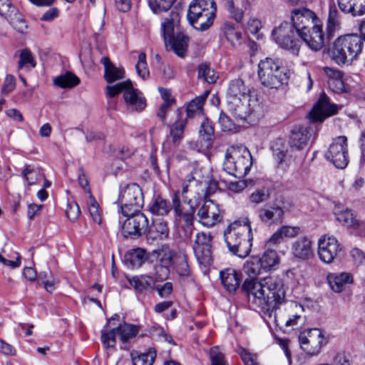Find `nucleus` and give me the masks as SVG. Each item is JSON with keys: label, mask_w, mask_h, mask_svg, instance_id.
<instances>
[{"label": "nucleus", "mask_w": 365, "mask_h": 365, "mask_svg": "<svg viewBox=\"0 0 365 365\" xmlns=\"http://www.w3.org/2000/svg\"><path fill=\"white\" fill-rule=\"evenodd\" d=\"M292 26L297 35L314 51L320 50L325 43L322 22L317 14L305 7L292 11Z\"/></svg>", "instance_id": "obj_2"}, {"label": "nucleus", "mask_w": 365, "mask_h": 365, "mask_svg": "<svg viewBox=\"0 0 365 365\" xmlns=\"http://www.w3.org/2000/svg\"><path fill=\"white\" fill-rule=\"evenodd\" d=\"M219 123L223 131H231L235 126L230 118L223 112H221L219 117Z\"/></svg>", "instance_id": "obj_58"}, {"label": "nucleus", "mask_w": 365, "mask_h": 365, "mask_svg": "<svg viewBox=\"0 0 365 365\" xmlns=\"http://www.w3.org/2000/svg\"><path fill=\"white\" fill-rule=\"evenodd\" d=\"M351 14L353 16H361L365 14V0H354Z\"/></svg>", "instance_id": "obj_56"}, {"label": "nucleus", "mask_w": 365, "mask_h": 365, "mask_svg": "<svg viewBox=\"0 0 365 365\" xmlns=\"http://www.w3.org/2000/svg\"><path fill=\"white\" fill-rule=\"evenodd\" d=\"M272 34L274 41L280 47L290 51L294 55H298L299 42L293 38L294 32L289 23L281 24L279 27L273 30Z\"/></svg>", "instance_id": "obj_16"}, {"label": "nucleus", "mask_w": 365, "mask_h": 365, "mask_svg": "<svg viewBox=\"0 0 365 365\" xmlns=\"http://www.w3.org/2000/svg\"><path fill=\"white\" fill-rule=\"evenodd\" d=\"M225 241L229 250L235 255L244 258L252 247V230L250 221L245 218L243 224L235 221L230 224L224 233Z\"/></svg>", "instance_id": "obj_4"}, {"label": "nucleus", "mask_w": 365, "mask_h": 365, "mask_svg": "<svg viewBox=\"0 0 365 365\" xmlns=\"http://www.w3.org/2000/svg\"><path fill=\"white\" fill-rule=\"evenodd\" d=\"M242 290L259 301L267 310H274L285 302L286 287L283 279L277 275L260 279H245Z\"/></svg>", "instance_id": "obj_1"}, {"label": "nucleus", "mask_w": 365, "mask_h": 365, "mask_svg": "<svg viewBox=\"0 0 365 365\" xmlns=\"http://www.w3.org/2000/svg\"><path fill=\"white\" fill-rule=\"evenodd\" d=\"M210 359L211 365H228L225 354L219 346H213L210 349Z\"/></svg>", "instance_id": "obj_48"}, {"label": "nucleus", "mask_w": 365, "mask_h": 365, "mask_svg": "<svg viewBox=\"0 0 365 365\" xmlns=\"http://www.w3.org/2000/svg\"><path fill=\"white\" fill-rule=\"evenodd\" d=\"M175 268L177 273L181 277H187L190 274V267L187 258L185 254L180 255L175 258Z\"/></svg>", "instance_id": "obj_41"}, {"label": "nucleus", "mask_w": 365, "mask_h": 365, "mask_svg": "<svg viewBox=\"0 0 365 365\" xmlns=\"http://www.w3.org/2000/svg\"><path fill=\"white\" fill-rule=\"evenodd\" d=\"M135 71L138 76L143 80H148L150 78V71L146 62V54L144 52H141L138 55Z\"/></svg>", "instance_id": "obj_40"}, {"label": "nucleus", "mask_w": 365, "mask_h": 365, "mask_svg": "<svg viewBox=\"0 0 365 365\" xmlns=\"http://www.w3.org/2000/svg\"><path fill=\"white\" fill-rule=\"evenodd\" d=\"M216 12L214 0H192L189 5L187 19L195 29L204 31L212 25Z\"/></svg>", "instance_id": "obj_8"}, {"label": "nucleus", "mask_w": 365, "mask_h": 365, "mask_svg": "<svg viewBox=\"0 0 365 365\" xmlns=\"http://www.w3.org/2000/svg\"><path fill=\"white\" fill-rule=\"evenodd\" d=\"M123 98L128 108L133 111L140 112L146 107V100L143 93L134 88L132 82L125 91Z\"/></svg>", "instance_id": "obj_21"}, {"label": "nucleus", "mask_w": 365, "mask_h": 365, "mask_svg": "<svg viewBox=\"0 0 365 365\" xmlns=\"http://www.w3.org/2000/svg\"><path fill=\"white\" fill-rule=\"evenodd\" d=\"M209 95V91H206L205 93L199 96L195 97L187 105L186 109V115L185 117L192 118L196 114L202 113L203 104Z\"/></svg>", "instance_id": "obj_35"}, {"label": "nucleus", "mask_w": 365, "mask_h": 365, "mask_svg": "<svg viewBox=\"0 0 365 365\" xmlns=\"http://www.w3.org/2000/svg\"><path fill=\"white\" fill-rule=\"evenodd\" d=\"M325 158L336 168H345L349 160L347 138L340 135L334 138L325 153Z\"/></svg>", "instance_id": "obj_13"}, {"label": "nucleus", "mask_w": 365, "mask_h": 365, "mask_svg": "<svg viewBox=\"0 0 365 365\" xmlns=\"http://www.w3.org/2000/svg\"><path fill=\"white\" fill-rule=\"evenodd\" d=\"M200 136L206 142V146L211 145L212 137L214 133V129L207 119H204L201 123L200 129L199 130Z\"/></svg>", "instance_id": "obj_44"}, {"label": "nucleus", "mask_w": 365, "mask_h": 365, "mask_svg": "<svg viewBox=\"0 0 365 365\" xmlns=\"http://www.w3.org/2000/svg\"><path fill=\"white\" fill-rule=\"evenodd\" d=\"M330 288L336 293L342 292L347 284L352 283V275L347 272L329 273L327 277Z\"/></svg>", "instance_id": "obj_26"}, {"label": "nucleus", "mask_w": 365, "mask_h": 365, "mask_svg": "<svg viewBox=\"0 0 365 365\" xmlns=\"http://www.w3.org/2000/svg\"><path fill=\"white\" fill-rule=\"evenodd\" d=\"M8 21H9L14 28L20 33H24V31L27 29L26 21L19 13L15 16L14 19H9Z\"/></svg>", "instance_id": "obj_54"}, {"label": "nucleus", "mask_w": 365, "mask_h": 365, "mask_svg": "<svg viewBox=\"0 0 365 365\" xmlns=\"http://www.w3.org/2000/svg\"><path fill=\"white\" fill-rule=\"evenodd\" d=\"M129 282L136 292H143L151 287L153 279L148 275L135 276L129 279Z\"/></svg>", "instance_id": "obj_37"}, {"label": "nucleus", "mask_w": 365, "mask_h": 365, "mask_svg": "<svg viewBox=\"0 0 365 365\" xmlns=\"http://www.w3.org/2000/svg\"><path fill=\"white\" fill-rule=\"evenodd\" d=\"M175 113L176 120L170 125L169 136L173 145L178 146L184 138V132L187 125V120L185 117L181 108H178Z\"/></svg>", "instance_id": "obj_20"}, {"label": "nucleus", "mask_w": 365, "mask_h": 365, "mask_svg": "<svg viewBox=\"0 0 365 365\" xmlns=\"http://www.w3.org/2000/svg\"><path fill=\"white\" fill-rule=\"evenodd\" d=\"M175 0H148L149 6L155 14L169 10Z\"/></svg>", "instance_id": "obj_45"}, {"label": "nucleus", "mask_w": 365, "mask_h": 365, "mask_svg": "<svg viewBox=\"0 0 365 365\" xmlns=\"http://www.w3.org/2000/svg\"><path fill=\"white\" fill-rule=\"evenodd\" d=\"M156 232L158 233V237L160 239L167 238L169 235V229L165 221L159 222L155 225Z\"/></svg>", "instance_id": "obj_63"}, {"label": "nucleus", "mask_w": 365, "mask_h": 365, "mask_svg": "<svg viewBox=\"0 0 365 365\" xmlns=\"http://www.w3.org/2000/svg\"><path fill=\"white\" fill-rule=\"evenodd\" d=\"M125 220L120 219V232L123 237L136 239L145 234L148 228V220L140 210L123 215Z\"/></svg>", "instance_id": "obj_12"}, {"label": "nucleus", "mask_w": 365, "mask_h": 365, "mask_svg": "<svg viewBox=\"0 0 365 365\" xmlns=\"http://www.w3.org/2000/svg\"><path fill=\"white\" fill-rule=\"evenodd\" d=\"M269 197V195H267L264 190H257L252 193L250 196V200L251 202L255 204H259L267 200Z\"/></svg>", "instance_id": "obj_61"}, {"label": "nucleus", "mask_w": 365, "mask_h": 365, "mask_svg": "<svg viewBox=\"0 0 365 365\" xmlns=\"http://www.w3.org/2000/svg\"><path fill=\"white\" fill-rule=\"evenodd\" d=\"M236 351L245 365H257L253 356L243 347H238Z\"/></svg>", "instance_id": "obj_53"}, {"label": "nucleus", "mask_w": 365, "mask_h": 365, "mask_svg": "<svg viewBox=\"0 0 365 365\" xmlns=\"http://www.w3.org/2000/svg\"><path fill=\"white\" fill-rule=\"evenodd\" d=\"M53 83L56 86L61 88H72L80 83L79 78L73 73L67 72L63 75L57 76Z\"/></svg>", "instance_id": "obj_38"}, {"label": "nucleus", "mask_w": 365, "mask_h": 365, "mask_svg": "<svg viewBox=\"0 0 365 365\" xmlns=\"http://www.w3.org/2000/svg\"><path fill=\"white\" fill-rule=\"evenodd\" d=\"M155 359V353L150 351L148 353H144L139 354L138 356L133 357V365H152Z\"/></svg>", "instance_id": "obj_51"}, {"label": "nucleus", "mask_w": 365, "mask_h": 365, "mask_svg": "<svg viewBox=\"0 0 365 365\" xmlns=\"http://www.w3.org/2000/svg\"><path fill=\"white\" fill-rule=\"evenodd\" d=\"M221 282L230 293L235 292L239 287L242 274L232 268H227L220 273Z\"/></svg>", "instance_id": "obj_25"}, {"label": "nucleus", "mask_w": 365, "mask_h": 365, "mask_svg": "<svg viewBox=\"0 0 365 365\" xmlns=\"http://www.w3.org/2000/svg\"><path fill=\"white\" fill-rule=\"evenodd\" d=\"M101 62L104 66V78L107 83H112L123 78L125 73L123 68L115 66L108 56L103 57Z\"/></svg>", "instance_id": "obj_27"}, {"label": "nucleus", "mask_w": 365, "mask_h": 365, "mask_svg": "<svg viewBox=\"0 0 365 365\" xmlns=\"http://www.w3.org/2000/svg\"><path fill=\"white\" fill-rule=\"evenodd\" d=\"M116 330L123 342H126L129 339L135 336L138 331L135 326L128 324L119 325Z\"/></svg>", "instance_id": "obj_42"}, {"label": "nucleus", "mask_w": 365, "mask_h": 365, "mask_svg": "<svg viewBox=\"0 0 365 365\" xmlns=\"http://www.w3.org/2000/svg\"><path fill=\"white\" fill-rule=\"evenodd\" d=\"M260 262L265 272L275 269L279 264V257L276 251L268 250L259 257Z\"/></svg>", "instance_id": "obj_34"}, {"label": "nucleus", "mask_w": 365, "mask_h": 365, "mask_svg": "<svg viewBox=\"0 0 365 365\" xmlns=\"http://www.w3.org/2000/svg\"><path fill=\"white\" fill-rule=\"evenodd\" d=\"M329 88L334 93H341L345 91V85L342 77L336 80H328Z\"/></svg>", "instance_id": "obj_55"}, {"label": "nucleus", "mask_w": 365, "mask_h": 365, "mask_svg": "<svg viewBox=\"0 0 365 365\" xmlns=\"http://www.w3.org/2000/svg\"><path fill=\"white\" fill-rule=\"evenodd\" d=\"M257 74L261 84L269 89H278L288 83L287 69L278 58L267 57L261 60Z\"/></svg>", "instance_id": "obj_6"}, {"label": "nucleus", "mask_w": 365, "mask_h": 365, "mask_svg": "<svg viewBox=\"0 0 365 365\" xmlns=\"http://www.w3.org/2000/svg\"><path fill=\"white\" fill-rule=\"evenodd\" d=\"M339 24V12L334 5L330 6L329 16L327 25V35L325 36V41H329L332 37L336 27Z\"/></svg>", "instance_id": "obj_36"}, {"label": "nucleus", "mask_w": 365, "mask_h": 365, "mask_svg": "<svg viewBox=\"0 0 365 365\" xmlns=\"http://www.w3.org/2000/svg\"><path fill=\"white\" fill-rule=\"evenodd\" d=\"M227 106L237 118L246 119L252 112L250 90L240 79L231 81L227 93Z\"/></svg>", "instance_id": "obj_5"}, {"label": "nucleus", "mask_w": 365, "mask_h": 365, "mask_svg": "<svg viewBox=\"0 0 365 365\" xmlns=\"http://www.w3.org/2000/svg\"><path fill=\"white\" fill-rule=\"evenodd\" d=\"M34 169L31 165H27L22 172L24 178L27 181L29 185L36 184L37 178L34 176Z\"/></svg>", "instance_id": "obj_60"}, {"label": "nucleus", "mask_w": 365, "mask_h": 365, "mask_svg": "<svg viewBox=\"0 0 365 365\" xmlns=\"http://www.w3.org/2000/svg\"><path fill=\"white\" fill-rule=\"evenodd\" d=\"M289 145L282 138L276 139L272 145V153L277 164H282L286 159L289 153Z\"/></svg>", "instance_id": "obj_31"}, {"label": "nucleus", "mask_w": 365, "mask_h": 365, "mask_svg": "<svg viewBox=\"0 0 365 365\" xmlns=\"http://www.w3.org/2000/svg\"><path fill=\"white\" fill-rule=\"evenodd\" d=\"M293 256L300 260H308L314 257L311 240L307 237L298 238L292 244Z\"/></svg>", "instance_id": "obj_23"}, {"label": "nucleus", "mask_w": 365, "mask_h": 365, "mask_svg": "<svg viewBox=\"0 0 365 365\" xmlns=\"http://www.w3.org/2000/svg\"><path fill=\"white\" fill-rule=\"evenodd\" d=\"M197 221L204 227H212L220 222L222 215L219 205L212 200H206L197 212Z\"/></svg>", "instance_id": "obj_18"}, {"label": "nucleus", "mask_w": 365, "mask_h": 365, "mask_svg": "<svg viewBox=\"0 0 365 365\" xmlns=\"http://www.w3.org/2000/svg\"><path fill=\"white\" fill-rule=\"evenodd\" d=\"M317 245L319 257L327 264L334 262L343 251L342 246L333 236H321L318 240Z\"/></svg>", "instance_id": "obj_15"}, {"label": "nucleus", "mask_w": 365, "mask_h": 365, "mask_svg": "<svg viewBox=\"0 0 365 365\" xmlns=\"http://www.w3.org/2000/svg\"><path fill=\"white\" fill-rule=\"evenodd\" d=\"M212 237L210 232H198L192 245V250L197 260L205 267L210 266L212 262Z\"/></svg>", "instance_id": "obj_14"}, {"label": "nucleus", "mask_w": 365, "mask_h": 365, "mask_svg": "<svg viewBox=\"0 0 365 365\" xmlns=\"http://www.w3.org/2000/svg\"><path fill=\"white\" fill-rule=\"evenodd\" d=\"M198 78L203 79L208 83H214L218 78V76L208 64L202 63L198 66Z\"/></svg>", "instance_id": "obj_39"}, {"label": "nucleus", "mask_w": 365, "mask_h": 365, "mask_svg": "<svg viewBox=\"0 0 365 365\" xmlns=\"http://www.w3.org/2000/svg\"><path fill=\"white\" fill-rule=\"evenodd\" d=\"M130 81H125L116 83L113 86H107L106 87V95L109 98H113L115 96L118 95L120 93H125V91L128 88V86L130 84Z\"/></svg>", "instance_id": "obj_46"}, {"label": "nucleus", "mask_w": 365, "mask_h": 365, "mask_svg": "<svg viewBox=\"0 0 365 365\" xmlns=\"http://www.w3.org/2000/svg\"><path fill=\"white\" fill-rule=\"evenodd\" d=\"M244 272L250 277L248 279H256L257 275L261 274L264 271V268L259 260V256H252L247 260L243 266Z\"/></svg>", "instance_id": "obj_29"}, {"label": "nucleus", "mask_w": 365, "mask_h": 365, "mask_svg": "<svg viewBox=\"0 0 365 365\" xmlns=\"http://www.w3.org/2000/svg\"><path fill=\"white\" fill-rule=\"evenodd\" d=\"M88 204V212L91 215V217L96 223L100 225L102 221L101 212L99 210L98 204L97 203L95 198L92 196L91 193H90Z\"/></svg>", "instance_id": "obj_47"}, {"label": "nucleus", "mask_w": 365, "mask_h": 365, "mask_svg": "<svg viewBox=\"0 0 365 365\" xmlns=\"http://www.w3.org/2000/svg\"><path fill=\"white\" fill-rule=\"evenodd\" d=\"M281 232L284 237H294L300 232V228L297 226L283 225L280 228Z\"/></svg>", "instance_id": "obj_59"}, {"label": "nucleus", "mask_w": 365, "mask_h": 365, "mask_svg": "<svg viewBox=\"0 0 365 365\" xmlns=\"http://www.w3.org/2000/svg\"><path fill=\"white\" fill-rule=\"evenodd\" d=\"M171 208V205L167 200L158 196L151 202L149 211L153 215L164 216L170 212Z\"/></svg>", "instance_id": "obj_32"}, {"label": "nucleus", "mask_w": 365, "mask_h": 365, "mask_svg": "<svg viewBox=\"0 0 365 365\" xmlns=\"http://www.w3.org/2000/svg\"><path fill=\"white\" fill-rule=\"evenodd\" d=\"M219 1L232 19L237 24H241L243 21L245 12L242 8L235 4L234 0Z\"/></svg>", "instance_id": "obj_30"}, {"label": "nucleus", "mask_w": 365, "mask_h": 365, "mask_svg": "<svg viewBox=\"0 0 365 365\" xmlns=\"http://www.w3.org/2000/svg\"><path fill=\"white\" fill-rule=\"evenodd\" d=\"M27 64L31 65L32 68L36 66V62L31 52L28 49H24L20 53L18 68L21 69Z\"/></svg>", "instance_id": "obj_52"}, {"label": "nucleus", "mask_w": 365, "mask_h": 365, "mask_svg": "<svg viewBox=\"0 0 365 365\" xmlns=\"http://www.w3.org/2000/svg\"><path fill=\"white\" fill-rule=\"evenodd\" d=\"M118 202L122 215L135 213L143 205V195L141 188L136 183L126 185L119 193Z\"/></svg>", "instance_id": "obj_10"}, {"label": "nucleus", "mask_w": 365, "mask_h": 365, "mask_svg": "<svg viewBox=\"0 0 365 365\" xmlns=\"http://www.w3.org/2000/svg\"><path fill=\"white\" fill-rule=\"evenodd\" d=\"M225 35L228 41L235 45L242 37L240 31H236L234 25L230 22L224 24Z\"/></svg>", "instance_id": "obj_50"}, {"label": "nucleus", "mask_w": 365, "mask_h": 365, "mask_svg": "<svg viewBox=\"0 0 365 365\" xmlns=\"http://www.w3.org/2000/svg\"><path fill=\"white\" fill-rule=\"evenodd\" d=\"M257 213L259 220L267 226L281 223L284 215L283 209L278 205H266Z\"/></svg>", "instance_id": "obj_22"}, {"label": "nucleus", "mask_w": 365, "mask_h": 365, "mask_svg": "<svg viewBox=\"0 0 365 365\" xmlns=\"http://www.w3.org/2000/svg\"><path fill=\"white\" fill-rule=\"evenodd\" d=\"M334 215L336 220L344 225L354 228V227L358 225V220L353 211L350 209L344 207L340 209L338 207L335 210Z\"/></svg>", "instance_id": "obj_33"}, {"label": "nucleus", "mask_w": 365, "mask_h": 365, "mask_svg": "<svg viewBox=\"0 0 365 365\" xmlns=\"http://www.w3.org/2000/svg\"><path fill=\"white\" fill-rule=\"evenodd\" d=\"M363 40L357 34H348L336 38L330 49L331 58L339 65L351 62L361 52Z\"/></svg>", "instance_id": "obj_7"}, {"label": "nucleus", "mask_w": 365, "mask_h": 365, "mask_svg": "<svg viewBox=\"0 0 365 365\" xmlns=\"http://www.w3.org/2000/svg\"><path fill=\"white\" fill-rule=\"evenodd\" d=\"M148 259L146 251L142 248L133 249L125 255V262L133 268L140 267Z\"/></svg>", "instance_id": "obj_28"}, {"label": "nucleus", "mask_w": 365, "mask_h": 365, "mask_svg": "<svg viewBox=\"0 0 365 365\" xmlns=\"http://www.w3.org/2000/svg\"><path fill=\"white\" fill-rule=\"evenodd\" d=\"M174 104H171V103H166V102H163L158 112H157V116L159 118V119L160 120V121L165 125L167 123V121H166V114H167V112L169 110L170 108L172 107Z\"/></svg>", "instance_id": "obj_62"}, {"label": "nucleus", "mask_w": 365, "mask_h": 365, "mask_svg": "<svg viewBox=\"0 0 365 365\" xmlns=\"http://www.w3.org/2000/svg\"><path fill=\"white\" fill-rule=\"evenodd\" d=\"M81 213L80 208L77 203L68 204L66 210L67 217L71 220H76Z\"/></svg>", "instance_id": "obj_57"}, {"label": "nucleus", "mask_w": 365, "mask_h": 365, "mask_svg": "<svg viewBox=\"0 0 365 365\" xmlns=\"http://www.w3.org/2000/svg\"><path fill=\"white\" fill-rule=\"evenodd\" d=\"M174 210V222L183 232L185 238L190 239L194 230V209L190 207L186 209L180 201V192H175L173 197Z\"/></svg>", "instance_id": "obj_11"}, {"label": "nucleus", "mask_w": 365, "mask_h": 365, "mask_svg": "<svg viewBox=\"0 0 365 365\" xmlns=\"http://www.w3.org/2000/svg\"><path fill=\"white\" fill-rule=\"evenodd\" d=\"M351 256L356 265L362 264L365 262V253L358 248L351 250Z\"/></svg>", "instance_id": "obj_64"}, {"label": "nucleus", "mask_w": 365, "mask_h": 365, "mask_svg": "<svg viewBox=\"0 0 365 365\" xmlns=\"http://www.w3.org/2000/svg\"><path fill=\"white\" fill-rule=\"evenodd\" d=\"M118 331L116 328L109 331L102 330L101 339L106 348L113 347L116 343V335Z\"/></svg>", "instance_id": "obj_49"}, {"label": "nucleus", "mask_w": 365, "mask_h": 365, "mask_svg": "<svg viewBox=\"0 0 365 365\" xmlns=\"http://www.w3.org/2000/svg\"><path fill=\"white\" fill-rule=\"evenodd\" d=\"M18 13L17 9L9 0H0V15L7 21L14 19Z\"/></svg>", "instance_id": "obj_43"}, {"label": "nucleus", "mask_w": 365, "mask_h": 365, "mask_svg": "<svg viewBox=\"0 0 365 365\" xmlns=\"http://www.w3.org/2000/svg\"><path fill=\"white\" fill-rule=\"evenodd\" d=\"M301 348L309 355L317 354L324 342L322 331L319 329H310L301 332L299 335Z\"/></svg>", "instance_id": "obj_17"}, {"label": "nucleus", "mask_w": 365, "mask_h": 365, "mask_svg": "<svg viewBox=\"0 0 365 365\" xmlns=\"http://www.w3.org/2000/svg\"><path fill=\"white\" fill-rule=\"evenodd\" d=\"M252 165V156L244 145L230 146L227 148L223 169L237 178H244Z\"/></svg>", "instance_id": "obj_9"}, {"label": "nucleus", "mask_w": 365, "mask_h": 365, "mask_svg": "<svg viewBox=\"0 0 365 365\" xmlns=\"http://www.w3.org/2000/svg\"><path fill=\"white\" fill-rule=\"evenodd\" d=\"M336 112V106L331 104L327 96L323 94L314 105L309 113V117L313 123L322 122L325 118L334 115Z\"/></svg>", "instance_id": "obj_19"}, {"label": "nucleus", "mask_w": 365, "mask_h": 365, "mask_svg": "<svg viewBox=\"0 0 365 365\" xmlns=\"http://www.w3.org/2000/svg\"><path fill=\"white\" fill-rule=\"evenodd\" d=\"M180 15L178 9H172L164 19L161 29L167 48L179 57L184 58L187 53L189 38L180 30Z\"/></svg>", "instance_id": "obj_3"}, {"label": "nucleus", "mask_w": 365, "mask_h": 365, "mask_svg": "<svg viewBox=\"0 0 365 365\" xmlns=\"http://www.w3.org/2000/svg\"><path fill=\"white\" fill-rule=\"evenodd\" d=\"M311 136V129L309 128H294L289 136V148L292 150H301L307 145Z\"/></svg>", "instance_id": "obj_24"}]
</instances>
